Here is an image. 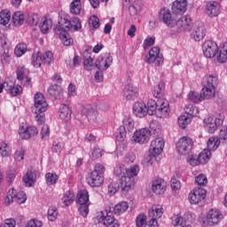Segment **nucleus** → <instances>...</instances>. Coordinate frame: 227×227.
<instances>
[{"label": "nucleus", "mask_w": 227, "mask_h": 227, "mask_svg": "<svg viewBox=\"0 0 227 227\" xmlns=\"http://www.w3.org/2000/svg\"><path fill=\"white\" fill-rule=\"evenodd\" d=\"M148 217L146 215L141 213L139 214L136 218V226L137 227H145V224H146Z\"/></svg>", "instance_id": "052dcab7"}, {"label": "nucleus", "mask_w": 227, "mask_h": 227, "mask_svg": "<svg viewBox=\"0 0 227 227\" xmlns=\"http://www.w3.org/2000/svg\"><path fill=\"white\" fill-rule=\"evenodd\" d=\"M168 189V184L163 178L155 177L151 182V191L157 196H160L166 192Z\"/></svg>", "instance_id": "2eb2a0df"}, {"label": "nucleus", "mask_w": 227, "mask_h": 227, "mask_svg": "<svg viewBox=\"0 0 227 227\" xmlns=\"http://www.w3.org/2000/svg\"><path fill=\"white\" fill-rule=\"evenodd\" d=\"M158 106L159 99L156 101L154 99H148L145 105L147 114H149V116H153V114H156Z\"/></svg>", "instance_id": "ea45409f"}, {"label": "nucleus", "mask_w": 227, "mask_h": 227, "mask_svg": "<svg viewBox=\"0 0 227 227\" xmlns=\"http://www.w3.org/2000/svg\"><path fill=\"white\" fill-rule=\"evenodd\" d=\"M151 132L148 128L137 129L133 134V141L137 145H146L150 141Z\"/></svg>", "instance_id": "ddd939ff"}, {"label": "nucleus", "mask_w": 227, "mask_h": 227, "mask_svg": "<svg viewBox=\"0 0 227 227\" xmlns=\"http://www.w3.org/2000/svg\"><path fill=\"white\" fill-rule=\"evenodd\" d=\"M126 210H129V202L127 201H121L112 207V212L115 215H121L125 214Z\"/></svg>", "instance_id": "e433bc0d"}, {"label": "nucleus", "mask_w": 227, "mask_h": 227, "mask_svg": "<svg viewBox=\"0 0 227 227\" xmlns=\"http://www.w3.org/2000/svg\"><path fill=\"white\" fill-rule=\"evenodd\" d=\"M47 107H49V104H47L45 97L43 96V94L37 92L34 97L35 113H45V111H47Z\"/></svg>", "instance_id": "f3484780"}, {"label": "nucleus", "mask_w": 227, "mask_h": 227, "mask_svg": "<svg viewBox=\"0 0 227 227\" xmlns=\"http://www.w3.org/2000/svg\"><path fill=\"white\" fill-rule=\"evenodd\" d=\"M210 157H212V154L210 153V151L207 149H204L199 155V160L200 164H207L208 160H210Z\"/></svg>", "instance_id": "4d7b16f0"}, {"label": "nucleus", "mask_w": 227, "mask_h": 227, "mask_svg": "<svg viewBox=\"0 0 227 227\" xmlns=\"http://www.w3.org/2000/svg\"><path fill=\"white\" fill-rule=\"evenodd\" d=\"M143 10V1L136 0L131 6H129V12L132 15H137Z\"/></svg>", "instance_id": "3c124183"}, {"label": "nucleus", "mask_w": 227, "mask_h": 227, "mask_svg": "<svg viewBox=\"0 0 227 227\" xmlns=\"http://www.w3.org/2000/svg\"><path fill=\"white\" fill-rule=\"evenodd\" d=\"M169 113H171L169 101L166 98H159L155 116H157V118H168Z\"/></svg>", "instance_id": "dca6fc26"}, {"label": "nucleus", "mask_w": 227, "mask_h": 227, "mask_svg": "<svg viewBox=\"0 0 227 227\" xmlns=\"http://www.w3.org/2000/svg\"><path fill=\"white\" fill-rule=\"evenodd\" d=\"M134 119L129 116L124 117L122 126L117 129L115 141L117 157H121L123 153L127 152V146L129 145L127 141V130L128 132H132V130H134Z\"/></svg>", "instance_id": "f257e3e1"}, {"label": "nucleus", "mask_w": 227, "mask_h": 227, "mask_svg": "<svg viewBox=\"0 0 227 227\" xmlns=\"http://www.w3.org/2000/svg\"><path fill=\"white\" fill-rule=\"evenodd\" d=\"M207 198V190L197 187L190 192L188 194V201L191 205H198Z\"/></svg>", "instance_id": "f8f14e48"}, {"label": "nucleus", "mask_w": 227, "mask_h": 227, "mask_svg": "<svg viewBox=\"0 0 227 227\" xmlns=\"http://www.w3.org/2000/svg\"><path fill=\"white\" fill-rule=\"evenodd\" d=\"M16 74L17 79L20 81L21 79H24V77L29 75V70H27V68H25L24 67H19Z\"/></svg>", "instance_id": "e2e57ef3"}, {"label": "nucleus", "mask_w": 227, "mask_h": 227, "mask_svg": "<svg viewBox=\"0 0 227 227\" xmlns=\"http://www.w3.org/2000/svg\"><path fill=\"white\" fill-rule=\"evenodd\" d=\"M185 217L182 216L180 214H175L171 216V224L172 226H182L185 221Z\"/></svg>", "instance_id": "864d4df0"}, {"label": "nucleus", "mask_w": 227, "mask_h": 227, "mask_svg": "<svg viewBox=\"0 0 227 227\" xmlns=\"http://www.w3.org/2000/svg\"><path fill=\"white\" fill-rule=\"evenodd\" d=\"M51 27H52V20L47 18H43L42 22L40 24L41 33H43V35H47Z\"/></svg>", "instance_id": "a18cd8bd"}, {"label": "nucleus", "mask_w": 227, "mask_h": 227, "mask_svg": "<svg viewBox=\"0 0 227 227\" xmlns=\"http://www.w3.org/2000/svg\"><path fill=\"white\" fill-rule=\"evenodd\" d=\"M187 12V0H176L172 5V13L174 15H184Z\"/></svg>", "instance_id": "a878e982"}, {"label": "nucleus", "mask_w": 227, "mask_h": 227, "mask_svg": "<svg viewBox=\"0 0 227 227\" xmlns=\"http://www.w3.org/2000/svg\"><path fill=\"white\" fill-rule=\"evenodd\" d=\"M43 58V63L44 65H51V63H54V54H52L51 51H46L43 54H42Z\"/></svg>", "instance_id": "13d9d810"}, {"label": "nucleus", "mask_w": 227, "mask_h": 227, "mask_svg": "<svg viewBox=\"0 0 227 227\" xmlns=\"http://www.w3.org/2000/svg\"><path fill=\"white\" fill-rule=\"evenodd\" d=\"M12 20V12L10 10L4 9L0 12V24L2 26H8L10 24V20Z\"/></svg>", "instance_id": "79ce46f5"}, {"label": "nucleus", "mask_w": 227, "mask_h": 227, "mask_svg": "<svg viewBox=\"0 0 227 227\" xmlns=\"http://www.w3.org/2000/svg\"><path fill=\"white\" fill-rule=\"evenodd\" d=\"M216 58L218 63H226L227 61V43H223L218 47V51H216Z\"/></svg>", "instance_id": "f704fd0d"}, {"label": "nucleus", "mask_w": 227, "mask_h": 227, "mask_svg": "<svg viewBox=\"0 0 227 227\" xmlns=\"http://www.w3.org/2000/svg\"><path fill=\"white\" fill-rule=\"evenodd\" d=\"M178 125L180 129H187V125L192 121V119L188 114H183L178 118Z\"/></svg>", "instance_id": "603ef678"}, {"label": "nucleus", "mask_w": 227, "mask_h": 227, "mask_svg": "<svg viewBox=\"0 0 227 227\" xmlns=\"http://www.w3.org/2000/svg\"><path fill=\"white\" fill-rule=\"evenodd\" d=\"M221 145V138L217 137H211L207 141V149L209 152H215Z\"/></svg>", "instance_id": "a19ab883"}, {"label": "nucleus", "mask_w": 227, "mask_h": 227, "mask_svg": "<svg viewBox=\"0 0 227 227\" xmlns=\"http://www.w3.org/2000/svg\"><path fill=\"white\" fill-rule=\"evenodd\" d=\"M56 33L59 35V40L62 42L63 45L68 47L74 44V39H72V36L68 34V30L57 27Z\"/></svg>", "instance_id": "b1692460"}, {"label": "nucleus", "mask_w": 227, "mask_h": 227, "mask_svg": "<svg viewBox=\"0 0 227 227\" xmlns=\"http://www.w3.org/2000/svg\"><path fill=\"white\" fill-rule=\"evenodd\" d=\"M133 113L138 118H144V116H146V114H147L146 103L143 102V101H137V102L134 103Z\"/></svg>", "instance_id": "c85d7f7f"}, {"label": "nucleus", "mask_w": 227, "mask_h": 227, "mask_svg": "<svg viewBox=\"0 0 227 227\" xmlns=\"http://www.w3.org/2000/svg\"><path fill=\"white\" fill-rule=\"evenodd\" d=\"M191 24H192V22L189 16H183L179 20L176 18V27H178L180 31H189Z\"/></svg>", "instance_id": "c756f323"}, {"label": "nucleus", "mask_w": 227, "mask_h": 227, "mask_svg": "<svg viewBox=\"0 0 227 227\" xmlns=\"http://www.w3.org/2000/svg\"><path fill=\"white\" fill-rule=\"evenodd\" d=\"M139 166L133 165L128 168H126L124 176H122L120 179L121 189L129 192L130 189L134 188L136 184V176L139 175Z\"/></svg>", "instance_id": "7ed1b4c3"}, {"label": "nucleus", "mask_w": 227, "mask_h": 227, "mask_svg": "<svg viewBox=\"0 0 227 227\" xmlns=\"http://www.w3.org/2000/svg\"><path fill=\"white\" fill-rule=\"evenodd\" d=\"M113 65V56L110 53L101 54L95 62V67L98 70H107Z\"/></svg>", "instance_id": "a211bd4d"}, {"label": "nucleus", "mask_w": 227, "mask_h": 227, "mask_svg": "<svg viewBox=\"0 0 227 227\" xmlns=\"http://www.w3.org/2000/svg\"><path fill=\"white\" fill-rule=\"evenodd\" d=\"M26 20V15L24 12L18 11L12 15V21L14 26H22Z\"/></svg>", "instance_id": "37998d69"}, {"label": "nucleus", "mask_w": 227, "mask_h": 227, "mask_svg": "<svg viewBox=\"0 0 227 227\" xmlns=\"http://www.w3.org/2000/svg\"><path fill=\"white\" fill-rule=\"evenodd\" d=\"M49 221H56L58 219V209L54 207H50L48 209Z\"/></svg>", "instance_id": "774afa93"}, {"label": "nucleus", "mask_w": 227, "mask_h": 227, "mask_svg": "<svg viewBox=\"0 0 227 227\" xmlns=\"http://www.w3.org/2000/svg\"><path fill=\"white\" fill-rule=\"evenodd\" d=\"M149 129L151 136H153V137H159V136L162 133L160 123L158 121H152L150 122Z\"/></svg>", "instance_id": "4c0bfd02"}, {"label": "nucleus", "mask_w": 227, "mask_h": 227, "mask_svg": "<svg viewBox=\"0 0 227 227\" xmlns=\"http://www.w3.org/2000/svg\"><path fill=\"white\" fill-rule=\"evenodd\" d=\"M126 169L127 168H125V165L119 163L114 168V173L115 176H121V178L122 176H125Z\"/></svg>", "instance_id": "0e129e2a"}, {"label": "nucleus", "mask_w": 227, "mask_h": 227, "mask_svg": "<svg viewBox=\"0 0 227 227\" xmlns=\"http://www.w3.org/2000/svg\"><path fill=\"white\" fill-rule=\"evenodd\" d=\"M31 62L35 68H40V67H42V63H43L42 52H34L31 57Z\"/></svg>", "instance_id": "c03bdc74"}, {"label": "nucleus", "mask_w": 227, "mask_h": 227, "mask_svg": "<svg viewBox=\"0 0 227 227\" xmlns=\"http://www.w3.org/2000/svg\"><path fill=\"white\" fill-rule=\"evenodd\" d=\"M7 91H10L12 97H17V95H20V93H22V87L20 85H15V82L9 79Z\"/></svg>", "instance_id": "58836bf2"}, {"label": "nucleus", "mask_w": 227, "mask_h": 227, "mask_svg": "<svg viewBox=\"0 0 227 227\" xmlns=\"http://www.w3.org/2000/svg\"><path fill=\"white\" fill-rule=\"evenodd\" d=\"M184 112V114H187L188 116H198V114H200V109L198 106L191 104L185 106Z\"/></svg>", "instance_id": "6e6d98bb"}, {"label": "nucleus", "mask_w": 227, "mask_h": 227, "mask_svg": "<svg viewBox=\"0 0 227 227\" xmlns=\"http://www.w3.org/2000/svg\"><path fill=\"white\" fill-rule=\"evenodd\" d=\"M25 52H27V44L25 43H20L14 49V54L17 58H21Z\"/></svg>", "instance_id": "5fc2aeb1"}, {"label": "nucleus", "mask_w": 227, "mask_h": 227, "mask_svg": "<svg viewBox=\"0 0 227 227\" xmlns=\"http://www.w3.org/2000/svg\"><path fill=\"white\" fill-rule=\"evenodd\" d=\"M76 203L77 205H86L90 204V192L86 189H82L78 191L76 194Z\"/></svg>", "instance_id": "473e14b6"}, {"label": "nucleus", "mask_w": 227, "mask_h": 227, "mask_svg": "<svg viewBox=\"0 0 227 227\" xmlns=\"http://www.w3.org/2000/svg\"><path fill=\"white\" fill-rule=\"evenodd\" d=\"M223 219V214L219 209L212 208L210 209L206 216V221L209 224V226H213V224H219Z\"/></svg>", "instance_id": "4be33fe9"}, {"label": "nucleus", "mask_w": 227, "mask_h": 227, "mask_svg": "<svg viewBox=\"0 0 227 227\" xmlns=\"http://www.w3.org/2000/svg\"><path fill=\"white\" fill-rule=\"evenodd\" d=\"M145 61L148 65L155 64L156 67H160L164 63V56L160 53V48L157 46L151 48L149 52L145 56Z\"/></svg>", "instance_id": "0eeeda50"}, {"label": "nucleus", "mask_w": 227, "mask_h": 227, "mask_svg": "<svg viewBox=\"0 0 227 227\" xmlns=\"http://www.w3.org/2000/svg\"><path fill=\"white\" fill-rule=\"evenodd\" d=\"M218 51L219 46H217V43L212 40L205 41L202 44V52L205 58H215Z\"/></svg>", "instance_id": "4468645a"}, {"label": "nucleus", "mask_w": 227, "mask_h": 227, "mask_svg": "<svg viewBox=\"0 0 227 227\" xmlns=\"http://www.w3.org/2000/svg\"><path fill=\"white\" fill-rule=\"evenodd\" d=\"M44 178L47 185H56L58 180H59L58 174L51 172L46 173Z\"/></svg>", "instance_id": "09e8293b"}, {"label": "nucleus", "mask_w": 227, "mask_h": 227, "mask_svg": "<svg viewBox=\"0 0 227 227\" xmlns=\"http://www.w3.org/2000/svg\"><path fill=\"white\" fill-rule=\"evenodd\" d=\"M164 145H166L164 138L156 137L151 142L149 153H151L153 157H159V155L161 154L164 150Z\"/></svg>", "instance_id": "6ab92c4d"}, {"label": "nucleus", "mask_w": 227, "mask_h": 227, "mask_svg": "<svg viewBox=\"0 0 227 227\" xmlns=\"http://www.w3.org/2000/svg\"><path fill=\"white\" fill-rule=\"evenodd\" d=\"M0 155L1 157H10L12 155V146L6 142L0 143Z\"/></svg>", "instance_id": "8fccbe9b"}, {"label": "nucleus", "mask_w": 227, "mask_h": 227, "mask_svg": "<svg viewBox=\"0 0 227 227\" xmlns=\"http://www.w3.org/2000/svg\"><path fill=\"white\" fill-rule=\"evenodd\" d=\"M139 93V89L134 86L132 83H129L125 86L123 95L127 100H135L137 98Z\"/></svg>", "instance_id": "bb28decb"}, {"label": "nucleus", "mask_w": 227, "mask_h": 227, "mask_svg": "<svg viewBox=\"0 0 227 227\" xmlns=\"http://www.w3.org/2000/svg\"><path fill=\"white\" fill-rule=\"evenodd\" d=\"M224 118L223 113L216 114L215 116H206L203 120L204 130H206L207 134H215V130L224 123Z\"/></svg>", "instance_id": "20e7f679"}, {"label": "nucleus", "mask_w": 227, "mask_h": 227, "mask_svg": "<svg viewBox=\"0 0 227 227\" xmlns=\"http://www.w3.org/2000/svg\"><path fill=\"white\" fill-rule=\"evenodd\" d=\"M89 25L92 27V29H98L100 27V19L96 15L90 16L89 19Z\"/></svg>", "instance_id": "69168bd1"}, {"label": "nucleus", "mask_w": 227, "mask_h": 227, "mask_svg": "<svg viewBox=\"0 0 227 227\" xmlns=\"http://www.w3.org/2000/svg\"><path fill=\"white\" fill-rule=\"evenodd\" d=\"M38 176H40V174L36 171V169H34V168L28 169L26 175L23 176V182L26 187H33Z\"/></svg>", "instance_id": "5701e85b"}, {"label": "nucleus", "mask_w": 227, "mask_h": 227, "mask_svg": "<svg viewBox=\"0 0 227 227\" xmlns=\"http://www.w3.org/2000/svg\"><path fill=\"white\" fill-rule=\"evenodd\" d=\"M106 168L101 163H97L94 170L87 177V184L90 187H100L104 184V171Z\"/></svg>", "instance_id": "39448f33"}, {"label": "nucleus", "mask_w": 227, "mask_h": 227, "mask_svg": "<svg viewBox=\"0 0 227 227\" xmlns=\"http://www.w3.org/2000/svg\"><path fill=\"white\" fill-rule=\"evenodd\" d=\"M70 13L72 15H79L82 10V3L79 1H73L69 5Z\"/></svg>", "instance_id": "49530a36"}, {"label": "nucleus", "mask_w": 227, "mask_h": 227, "mask_svg": "<svg viewBox=\"0 0 227 227\" xmlns=\"http://www.w3.org/2000/svg\"><path fill=\"white\" fill-rule=\"evenodd\" d=\"M207 35V29H205V26L200 25L195 27L191 34V38L194 40V42H201L203 38H205Z\"/></svg>", "instance_id": "cd10ccee"}, {"label": "nucleus", "mask_w": 227, "mask_h": 227, "mask_svg": "<svg viewBox=\"0 0 227 227\" xmlns=\"http://www.w3.org/2000/svg\"><path fill=\"white\" fill-rule=\"evenodd\" d=\"M59 116L62 121L67 122L72 120V106L62 104L59 109Z\"/></svg>", "instance_id": "393cba45"}, {"label": "nucleus", "mask_w": 227, "mask_h": 227, "mask_svg": "<svg viewBox=\"0 0 227 227\" xmlns=\"http://www.w3.org/2000/svg\"><path fill=\"white\" fill-rule=\"evenodd\" d=\"M160 20L166 24L170 29L176 27V18L171 14V11L167 7H162L158 15Z\"/></svg>", "instance_id": "1a4fd4ad"}, {"label": "nucleus", "mask_w": 227, "mask_h": 227, "mask_svg": "<svg viewBox=\"0 0 227 227\" xmlns=\"http://www.w3.org/2000/svg\"><path fill=\"white\" fill-rule=\"evenodd\" d=\"M38 129L35 126H26L22 123L19 128V136L21 139H29L37 136Z\"/></svg>", "instance_id": "aec40b11"}, {"label": "nucleus", "mask_w": 227, "mask_h": 227, "mask_svg": "<svg viewBox=\"0 0 227 227\" xmlns=\"http://www.w3.org/2000/svg\"><path fill=\"white\" fill-rule=\"evenodd\" d=\"M59 24V29H65L66 31H79V29L82 27L81 20L77 17H74L71 20H68L67 18H61Z\"/></svg>", "instance_id": "6e6552de"}, {"label": "nucleus", "mask_w": 227, "mask_h": 227, "mask_svg": "<svg viewBox=\"0 0 227 227\" xmlns=\"http://www.w3.org/2000/svg\"><path fill=\"white\" fill-rule=\"evenodd\" d=\"M82 114H83L89 121H95L97 120V108L93 107L91 105H87L82 110Z\"/></svg>", "instance_id": "7c9ffc66"}, {"label": "nucleus", "mask_w": 227, "mask_h": 227, "mask_svg": "<svg viewBox=\"0 0 227 227\" xmlns=\"http://www.w3.org/2000/svg\"><path fill=\"white\" fill-rule=\"evenodd\" d=\"M74 198L75 194H74V192L67 191L64 192L62 198L60 199V205L62 207H70V205L74 203Z\"/></svg>", "instance_id": "c9c22d12"}, {"label": "nucleus", "mask_w": 227, "mask_h": 227, "mask_svg": "<svg viewBox=\"0 0 227 227\" xmlns=\"http://www.w3.org/2000/svg\"><path fill=\"white\" fill-rule=\"evenodd\" d=\"M162 90H164V83L160 82L156 87L153 88V95L155 98H162Z\"/></svg>", "instance_id": "bf43d9fd"}, {"label": "nucleus", "mask_w": 227, "mask_h": 227, "mask_svg": "<svg viewBox=\"0 0 227 227\" xmlns=\"http://www.w3.org/2000/svg\"><path fill=\"white\" fill-rule=\"evenodd\" d=\"M202 84V98L204 100H212L215 97L219 77L216 74H206L203 77Z\"/></svg>", "instance_id": "f03ea898"}, {"label": "nucleus", "mask_w": 227, "mask_h": 227, "mask_svg": "<svg viewBox=\"0 0 227 227\" xmlns=\"http://www.w3.org/2000/svg\"><path fill=\"white\" fill-rule=\"evenodd\" d=\"M96 221L106 227H120V222L111 215V212L99 211L97 213Z\"/></svg>", "instance_id": "423d86ee"}, {"label": "nucleus", "mask_w": 227, "mask_h": 227, "mask_svg": "<svg viewBox=\"0 0 227 227\" xmlns=\"http://www.w3.org/2000/svg\"><path fill=\"white\" fill-rule=\"evenodd\" d=\"M164 214V208L160 205H154L152 207V208L149 209L148 215L151 219H154L158 221V219H160L162 217V215Z\"/></svg>", "instance_id": "72a5a7b5"}, {"label": "nucleus", "mask_w": 227, "mask_h": 227, "mask_svg": "<svg viewBox=\"0 0 227 227\" xmlns=\"http://www.w3.org/2000/svg\"><path fill=\"white\" fill-rule=\"evenodd\" d=\"M25 227H43V222L36 218H32L27 221Z\"/></svg>", "instance_id": "680f3d73"}, {"label": "nucleus", "mask_w": 227, "mask_h": 227, "mask_svg": "<svg viewBox=\"0 0 227 227\" xmlns=\"http://www.w3.org/2000/svg\"><path fill=\"white\" fill-rule=\"evenodd\" d=\"M205 12L208 17L214 19V17H217L221 13V4L216 1L207 2Z\"/></svg>", "instance_id": "412c9836"}, {"label": "nucleus", "mask_w": 227, "mask_h": 227, "mask_svg": "<svg viewBox=\"0 0 227 227\" xmlns=\"http://www.w3.org/2000/svg\"><path fill=\"white\" fill-rule=\"evenodd\" d=\"M26 200H27L26 192H19L17 193V191H15V189H11L7 192L4 203L5 205H12V203L15 201L19 205H22V203H26Z\"/></svg>", "instance_id": "9d476101"}, {"label": "nucleus", "mask_w": 227, "mask_h": 227, "mask_svg": "<svg viewBox=\"0 0 227 227\" xmlns=\"http://www.w3.org/2000/svg\"><path fill=\"white\" fill-rule=\"evenodd\" d=\"M63 88L58 84H54L50 86L48 89V95L51 97V98H55L56 100L61 99L63 98Z\"/></svg>", "instance_id": "2f4dec72"}, {"label": "nucleus", "mask_w": 227, "mask_h": 227, "mask_svg": "<svg viewBox=\"0 0 227 227\" xmlns=\"http://www.w3.org/2000/svg\"><path fill=\"white\" fill-rule=\"evenodd\" d=\"M192 138L183 137L176 142V148L180 155H189L192 150Z\"/></svg>", "instance_id": "9b49d317"}, {"label": "nucleus", "mask_w": 227, "mask_h": 227, "mask_svg": "<svg viewBox=\"0 0 227 227\" xmlns=\"http://www.w3.org/2000/svg\"><path fill=\"white\" fill-rule=\"evenodd\" d=\"M95 67H97V66H95V64L93 63V59H91V57H89L83 60V68L85 70H88L90 72L93 70Z\"/></svg>", "instance_id": "338daca9"}, {"label": "nucleus", "mask_w": 227, "mask_h": 227, "mask_svg": "<svg viewBox=\"0 0 227 227\" xmlns=\"http://www.w3.org/2000/svg\"><path fill=\"white\" fill-rule=\"evenodd\" d=\"M188 98L191 102H193L194 104H200V102H202V100H204L202 93L194 90H192L188 93Z\"/></svg>", "instance_id": "de8ad7c7"}]
</instances>
